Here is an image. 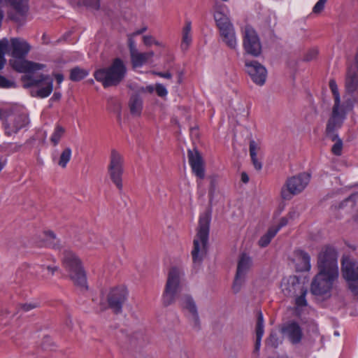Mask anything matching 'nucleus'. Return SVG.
<instances>
[{"label": "nucleus", "instance_id": "1", "mask_svg": "<svg viewBox=\"0 0 358 358\" xmlns=\"http://www.w3.org/2000/svg\"><path fill=\"white\" fill-rule=\"evenodd\" d=\"M31 50V45L23 38H3L0 40V71L6 64L5 54L10 55L13 69L20 73H29L43 69L45 65L25 59Z\"/></svg>", "mask_w": 358, "mask_h": 358}, {"label": "nucleus", "instance_id": "2", "mask_svg": "<svg viewBox=\"0 0 358 358\" xmlns=\"http://www.w3.org/2000/svg\"><path fill=\"white\" fill-rule=\"evenodd\" d=\"M317 266L319 272L312 281L310 292L314 295L322 296L330 292L338 276L337 254L334 248H326L320 253Z\"/></svg>", "mask_w": 358, "mask_h": 358}, {"label": "nucleus", "instance_id": "3", "mask_svg": "<svg viewBox=\"0 0 358 358\" xmlns=\"http://www.w3.org/2000/svg\"><path fill=\"white\" fill-rule=\"evenodd\" d=\"M0 120L5 135L8 136L17 134L21 129L27 128L30 123L27 113L14 109L1 108Z\"/></svg>", "mask_w": 358, "mask_h": 358}, {"label": "nucleus", "instance_id": "4", "mask_svg": "<svg viewBox=\"0 0 358 358\" xmlns=\"http://www.w3.org/2000/svg\"><path fill=\"white\" fill-rule=\"evenodd\" d=\"M126 73L127 68L124 62L120 58H116L108 67L96 70L94 76L106 88L117 85L124 80Z\"/></svg>", "mask_w": 358, "mask_h": 358}, {"label": "nucleus", "instance_id": "5", "mask_svg": "<svg viewBox=\"0 0 358 358\" xmlns=\"http://www.w3.org/2000/svg\"><path fill=\"white\" fill-rule=\"evenodd\" d=\"M227 7L216 2L214 6V19L219 29L222 41L231 49H235L237 45V40L234 27L224 10Z\"/></svg>", "mask_w": 358, "mask_h": 358}, {"label": "nucleus", "instance_id": "6", "mask_svg": "<svg viewBox=\"0 0 358 358\" xmlns=\"http://www.w3.org/2000/svg\"><path fill=\"white\" fill-rule=\"evenodd\" d=\"M62 266L73 283L85 289H87L86 273L80 258L70 250L64 252Z\"/></svg>", "mask_w": 358, "mask_h": 358}, {"label": "nucleus", "instance_id": "7", "mask_svg": "<svg viewBox=\"0 0 358 358\" xmlns=\"http://www.w3.org/2000/svg\"><path fill=\"white\" fill-rule=\"evenodd\" d=\"M21 80L24 88H36L31 92L32 96L45 98L52 93L53 90V80L48 76L25 75L22 77Z\"/></svg>", "mask_w": 358, "mask_h": 358}, {"label": "nucleus", "instance_id": "8", "mask_svg": "<svg viewBox=\"0 0 358 358\" xmlns=\"http://www.w3.org/2000/svg\"><path fill=\"white\" fill-rule=\"evenodd\" d=\"M107 171L112 182L121 192L123 189L122 176L124 171V159L123 155L115 149L110 151Z\"/></svg>", "mask_w": 358, "mask_h": 358}, {"label": "nucleus", "instance_id": "9", "mask_svg": "<svg viewBox=\"0 0 358 358\" xmlns=\"http://www.w3.org/2000/svg\"><path fill=\"white\" fill-rule=\"evenodd\" d=\"M180 271L177 268H171L169 272L162 296L163 305L169 306L173 304L180 292Z\"/></svg>", "mask_w": 358, "mask_h": 358}, {"label": "nucleus", "instance_id": "10", "mask_svg": "<svg viewBox=\"0 0 358 358\" xmlns=\"http://www.w3.org/2000/svg\"><path fill=\"white\" fill-rule=\"evenodd\" d=\"M310 175L302 173L288 178L281 188L280 196L284 200H290L294 195L303 192L310 182Z\"/></svg>", "mask_w": 358, "mask_h": 358}, {"label": "nucleus", "instance_id": "11", "mask_svg": "<svg viewBox=\"0 0 358 358\" xmlns=\"http://www.w3.org/2000/svg\"><path fill=\"white\" fill-rule=\"evenodd\" d=\"M346 116V111L341 105H333L325 129V133L328 138H336V131L342 127Z\"/></svg>", "mask_w": 358, "mask_h": 358}, {"label": "nucleus", "instance_id": "12", "mask_svg": "<svg viewBox=\"0 0 358 358\" xmlns=\"http://www.w3.org/2000/svg\"><path fill=\"white\" fill-rule=\"evenodd\" d=\"M252 265V258L247 253L242 252L238 259L236 273L232 285V289L235 293L241 290Z\"/></svg>", "mask_w": 358, "mask_h": 358}, {"label": "nucleus", "instance_id": "13", "mask_svg": "<svg viewBox=\"0 0 358 358\" xmlns=\"http://www.w3.org/2000/svg\"><path fill=\"white\" fill-rule=\"evenodd\" d=\"M243 45L245 51L254 57L261 54L262 45L255 30L250 25H246L243 30Z\"/></svg>", "mask_w": 358, "mask_h": 358}, {"label": "nucleus", "instance_id": "14", "mask_svg": "<svg viewBox=\"0 0 358 358\" xmlns=\"http://www.w3.org/2000/svg\"><path fill=\"white\" fill-rule=\"evenodd\" d=\"M210 220V210H206L200 215L197 234L194 240V246H206L208 240Z\"/></svg>", "mask_w": 358, "mask_h": 358}, {"label": "nucleus", "instance_id": "15", "mask_svg": "<svg viewBox=\"0 0 358 358\" xmlns=\"http://www.w3.org/2000/svg\"><path fill=\"white\" fill-rule=\"evenodd\" d=\"M127 289L124 287L113 288L107 297L108 307L116 314L121 313L122 306L127 299Z\"/></svg>", "mask_w": 358, "mask_h": 358}, {"label": "nucleus", "instance_id": "16", "mask_svg": "<svg viewBox=\"0 0 358 358\" xmlns=\"http://www.w3.org/2000/svg\"><path fill=\"white\" fill-rule=\"evenodd\" d=\"M245 66L246 72L255 84L259 86L264 85L267 77V71L262 64L257 61L246 60Z\"/></svg>", "mask_w": 358, "mask_h": 358}, {"label": "nucleus", "instance_id": "17", "mask_svg": "<svg viewBox=\"0 0 358 358\" xmlns=\"http://www.w3.org/2000/svg\"><path fill=\"white\" fill-rule=\"evenodd\" d=\"M187 157L192 173L199 180H197L196 182L198 187H200L201 185V180H203L205 178V166L203 159L201 154L196 150H189L187 152Z\"/></svg>", "mask_w": 358, "mask_h": 358}, {"label": "nucleus", "instance_id": "18", "mask_svg": "<svg viewBox=\"0 0 358 358\" xmlns=\"http://www.w3.org/2000/svg\"><path fill=\"white\" fill-rule=\"evenodd\" d=\"M179 303L182 309L187 310L192 315V320L194 327L200 329V320L195 301L192 296L184 294L180 296Z\"/></svg>", "mask_w": 358, "mask_h": 358}, {"label": "nucleus", "instance_id": "19", "mask_svg": "<svg viewBox=\"0 0 358 358\" xmlns=\"http://www.w3.org/2000/svg\"><path fill=\"white\" fill-rule=\"evenodd\" d=\"M283 334L287 336L289 341L294 344H298L301 341L303 331L301 327L296 322H290L285 324L281 329Z\"/></svg>", "mask_w": 358, "mask_h": 358}, {"label": "nucleus", "instance_id": "20", "mask_svg": "<svg viewBox=\"0 0 358 358\" xmlns=\"http://www.w3.org/2000/svg\"><path fill=\"white\" fill-rule=\"evenodd\" d=\"M341 264L342 275L345 280L358 276V264L357 262L348 257H343Z\"/></svg>", "mask_w": 358, "mask_h": 358}, {"label": "nucleus", "instance_id": "21", "mask_svg": "<svg viewBox=\"0 0 358 358\" xmlns=\"http://www.w3.org/2000/svg\"><path fill=\"white\" fill-rule=\"evenodd\" d=\"M345 89L351 96L358 93V71L353 67H349L345 79Z\"/></svg>", "mask_w": 358, "mask_h": 358}, {"label": "nucleus", "instance_id": "22", "mask_svg": "<svg viewBox=\"0 0 358 358\" xmlns=\"http://www.w3.org/2000/svg\"><path fill=\"white\" fill-rule=\"evenodd\" d=\"M264 333V317L262 311H258L257 315V324H256V341L253 353L259 355V349L261 347V341Z\"/></svg>", "mask_w": 358, "mask_h": 358}, {"label": "nucleus", "instance_id": "23", "mask_svg": "<svg viewBox=\"0 0 358 358\" xmlns=\"http://www.w3.org/2000/svg\"><path fill=\"white\" fill-rule=\"evenodd\" d=\"M130 56L133 66L141 67L154 56V52H140L137 50Z\"/></svg>", "mask_w": 358, "mask_h": 358}, {"label": "nucleus", "instance_id": "24", "mask_svg": "<svg viewBox=\"0 0 358 358\" xmlns=\"http://www.w3.org/2000/svg\"><path fill=\"white\" fill-rule=\"evenodd\" d=\"M289 284H292V287L299 286L301 287V294L297 296L295 300V304L298 307H304L307 306V301L306 299V296L307 294V289L304 288L303 286H301L299 280L296 276H291L288 280Z\"/></svg>", "mask_w": 358, "mask_h": 358}, {"label": "nucleus", "instance_id": "25", "mask_svg": "<svg viewBox=\"0 0 358 358\" xmlns=\"http://www.w3.org/2000/svg\"><path fill=\"white\" fill-rule=\"evenodd\" d=\"M128 106L133 117H140L143 110V100L138 95L134 94L129 99Z\"/></svg>", "mask_w": 358, "mask_h": 358}, {"label": "nucleus", "instance_id": "26", "mask_svg": "<svg viewBox=\"0 0 358 358\" xmlns=\"http://www.w3.org/2000/svg\"><path fill=\"white\" fill-rule=\"evenodd\" d=\"M66 134V128L59 123H56L53 131L50 137V141L53 146H57Z\"/></svg>", "mask_w": 358, "mask_h": 358}, {"label": "nucleus", "instance_id": "27", "mask_svg": "<svg viewBox=\"0 0 358 358\" xmlns=\"http://www.w3.org/2000/svg\"><path fill=\"white\" fill-rule=\"evenodd\" d=\"M260 147L258 143L254 141L251 140L250 141L249 151L250 155L251 157V160L252 164L257 171H259L262 168V162L257 159V152L259 151Z\"/></svg>", "mask_w": 358, "mask_h": 358}, {"label": "nucleus", "instance_id": "28", "mask_svg": "<svg viewBox=\"0 0 358 358\" xmlns=\"http://www.w3.org/2000/svg\"><path fill=\"white\" fill-rule=\"evenodd\" d=\"M191 29V22L189 21L186 22L182 33V42L180 47L182 50H187L192 43V37Z\"/></svg>", "mask_w": 358, "mask_h": 358}, {"label": "nucleus", "instance_id": "29", "mask_svg": "<svg viewBox=\"0 0 358 358\" xmlns=\"http://www.w3.org/2000/svg\"><path fill=\"white\" fill-rule=\"evenodd\" d=\"M147 341V338L143 331H136L129 336V342L132 347L141 346Z\"/></svg>", "mask_w": 358, "mask_h": 358}, {"label": "nucleus", "instance_id": "30", "mask_svg": "<svg viewBox=\"0 0 358 358\" xmlns=\"http://www.w3.org/2000/svg\"><path fill=\"white\" fill-rule=\"evenodd\" d=\"M72 150L69 147H66L61 152L59 158L57 160V164L60 167L64 169L66 167L67 164L71 158Z\"/></svg>", "mask_w": 358, "mask_h": 358}, {"label": "nucleus", "instance_id": "31", "mask_svg": "<svg viewBox=\"0 0 358 358\" xmlns=\"http://www.w3.org/2000/svg\"><path fill=\"white\" fill-rule=\"evenodd\" d=\"M206 253V248H194L192 251V256L194 266L201 264Z\"/></svg>", "mask_w": 358, "mask_h": 358}, {"label": "nucleus", "instance_id": "32", "mask_svg": "<svg viewBox=\"0 0 358 358\" xmlns=\"http://www.w3.org/2000/svg\"><path fill=\"white\" fill-rule=\"evenodd\" d=\"M294 259L293 261H301L304 266V268L308 270L310 268V258L308 253L301 250H296L294 252Z\"/></svg>", "mask_w": 358, "mask_h": 358}, {"label": "nucleus", "instance_id": "33", "mask_svg": "<svg viewBox=\"0 0 358 358\" xmlns=\"http://www.w3.org/2000/svg\"><path fill=\"white\" fill-rule=\"evenodd\" d=\"M89 74V72L80 67H75L71 70L70 72V79L72 81H80L87 77Z\"/></svg>", "mask_w": 358, "mask_h": 358}, {"label": "nucleus", "instance_id": "34", "mask_svg": "<svg viewBox=\"0 0 358 358\" xmlns=\"http://www.w3.org/2000/svg\"><path fill=\"white\" fill-rule=\"evenodd\" d=\"M43 241L44 243L50 244L54 246L61 244L59 239L57 237L56 234L51 230L44 231L43 232Z\"/></svg>", "mask_w": 358, "mask_h": 358}, {"label": "nucleus", "instance_id": "35", "mask_svg": "<svg viewBox=\"0 0 358 358\" xmlns=\"http://www.w3.org/2000/svg\"><path fill=\"white\" fill-rule=\"evenodd\" d=\"M277 233L278 229H273L272 227H270L268 231L259 239V246H266L268 244H269L271 239L276 235Z\"/></svg>", "mask_w": 358, "mask_h": 358}, {"label": "nucleus", "instance_id": "36", "mask_svg": "<svg viewBox=\"0 0 358 358\" xmlns=\"http://www.w3.org/2000/svg\"><path fill=\"white\" fill-rule=\"evenodd\" d=\"M329 85L334 96V105H341L340 94L336 81L333 79L330 80Z\"/></svg>", "mask_w": 358, "mask_h": 358}, {"label": "nucleus", "instance_id": "37", "mask_svg": "<svg viewBox=\"0 0 358 358\" xmlns=\"http://www.w3.org/2000/svg\"><path fill=\"white\" fill-rule=\"evenodd\" d=\"M331 140L332 141H335V143L333 145L331 148L332 153L336 156L341 155L343 150V141L338 137L337 134L336 138Z\"/></svg>", "mask_w": 358, "mask_h": 358}, {"label": "nucleus", "instance_id": "38", "mask_svg": "<svg viewBox=\"0 0 358 358\" xmlns=\"http://www.w3.org/2000/svg\"><path fill=\"white\" fill-rule=\"evenodd\" d=\"M16 87V84L13 80L6 78L0 74V88L9 89Z\"/></svg>", "mask_w": 358, "mask_h": 358}, {"label": "nucleus", "instance_id": "39", "mask_svg": "<svg viewBox=\"0 0 358 358\" xmlns=\"http://www.w3.org/2000/svg\"><path fill=\"white\" fill-rule=\"evenodd\" d=\"M345 101L343 103H341L342 108L346 111V115L348 111L352 110L354 107V103L356 101L355 98L347 97L345 96Z\"/></svg>", "mask_w": 358, "mask_h": 358}, {"label": "nucleus", "instance_id": "40", "mask_svg": "<svg viewBox=\"0 0 358 358\" xmlns=\"http://www.w3.org/2000/svg\"><path fill=\"white\" fill-rule=\"evenodd\" d=\"M266 344L273 348H277L280 344L278 335L275 333H271L266 340Z\"/></svg>", "mask_w": 358, "mask_h": 358}, {"label": "nucleus", "instance_id": "41", "mask_svg": "<svg viewBox=\"0 0 358 358\" xmlns=\"http://www.w3.org/2000/svg\"><path fill=\"white\" fill-rule=\"evenodd\" d=\"M40 268L42 269V271L44 272V275H45V277L52 276L55 273L59 270V268L57 266L43 265Z\"/></svg>", "mask_w": 358, "mask_h": 358}, {"label": "nucleus", "instance_id": "42", "mask_svg": "<svg viewBox=\"0 0 358 358\" xmlns=\"http://www.w3.org/2000/svg\"><path fill=\"white\" fill-rule=\"evenodd\" d=\"M350 290L354 294H358V276L346 280Z\"/></svg>", "mask_w": 358, "mask_h": 358}, {"label": "nucleus", "instance_id": "43", "mask_svg": "<svg viewBox=\"0 0 358 358\" xmlns=\"http://www.w3.org/2000/svg\"><path fill=\"white\" fill-rule=\"evenodd\" d=\"M327 0H319L316 4L314 6L313 8V12L314 13H320L322 12L324 8V5L327 3Z\"/></svg>", "mask_w": 358, "mask_h": 358}, {"label": "nucleus", "instance_id": "44", "mask_svg": "<svg viewBox=\"0 0 358 358\" xmlns=\"http://www.w3.org/2000/svg\"><path fill=\"white\" fill-rule=\"evenodd\" d=\"M143 43L145 45L148 46H150L152 44H155L156 45H162L161 43L155 40L152 36H144Z\"/></svg>", "mask_w": 358, "mask_h": 358}, {"label": "nucleus", "instance_id": "45", "mask_svg": "<svg viewBox=\"0 0 358 358\" xmlns=\"http://www.w3.org/2000/svg\"><path fill=\"white\" fill-rule=\"evenodd\" d=\"M38 304L37 303H25L20 304V308L24 312H28L32 309L37 308Z\"/></svg>", "mask_w": 358, "mask_h": 358}, {"label": "nucleus", "instance_id": "46", "mask_svg": "<svg viewBox=\"0 0 358 358\" xmlns=\"http://www.w3.org/2000/svg\"><path fill=\"white\" fill-rule=\"evenodd\" d=\"M155 91L159 96L163 97L167 95V90L166 87L159 83H157L155 87Z\"/></svg>", "mask_w": 358, "mask_h": 358}, {"label": "nucleus", "instance_id": "47", "mask_svg": "<svg viewBox=\"0 0 358 358\" xmlns=\"http://www.w3.org/2000/svg\"><path fill=\"white\" fill-rule=\"evenodd\" d=\"M133 37H134V36H132L131 34L128 35V38H128V46H129V49L130 55L138 50L136 47L135 42L133 39Z\"/></svg>", "mask_w": 358, "mask_h": 358}, {"label": "nucleus", "instance_id": "48", "mask_svg": "<svg viewBox=\"0 0 358 358\" xmlns=\"http://www.w3.org/2000/svg\"><path fill=\"white\" fill-rule=\"evenodd\" d=\"M84 3L95 10H98L100 7V0H83Z\"/></svg>", "mask_w": 358, "mask_h": 358}, {"label": "nucleus", "instance_id": "49", "mask_svg": "<svg viewBox=\"0 0 358 358\" xmlns=\"http://www.w3.org/2000/svg\"><path fill=\"white\" fill-rule=\"evenodd\" d=\"M215 189H216V181H215V179L212 178L210 180V188H209V191H208V194H209L210 199H212L213 198L214 194L215 192Z\"/></svg>", "mask_w": 358, "mask_h": 358}, {"label": "nucleus", "instance_id": "50", "mask_svg": "<svg viewBox=\"0 0 358 358\" xmlns=\"http://www.w3.org/2000/svg\"><path fill=\"white\" fill-rule=\"evenodd\" d=\"M317 50L316 49L310 50L305 56V60L310 61L316 57L317 55Z\"/></svg>", "mask_w": 358, "mask_h": 358}, {"label": "nucleus", "instance_id": "51", "mask_svg": "<svg viewBox=\"0 0 358 358\" xmlns=\"http://www.w3.org/2000/svg\"><path fill=\"white\" fill-rule=\"evenodd\" d=\"M288 222L287 218L284 217L280 220V222L277 226L271 227L273 229H278V231L283 227L286 226Z\"/></svg>", "mask_w": 358, "mask_h": 358}, {"label": "nucleus", "instance_id": "52", "mask_svg": "<svg viewBox=\"0 0 358 358\" xmlns=\"http://www.w3.org/2000/svg\"><path fill=\"white\" fill-rule=\"evenodd\" d=\"M353 199H354V196L352 195L350 196H349L348 198H347L346 199H345L340 205V208H343L344 206H347V204L348 203H351V206H354V202H353Z\"/></svg>", "mask_w": 358, "mask_h": 358}, {"label": "nucleus", "instance_id": "53", "mask_svg": "<svg viewBox=\"0 0 358 358\" xmlns=\"http://www.w3.org/2000/svg\"><path fill=\"white\" fill-rule=\"evenodd\" d=\"M157 76L162 78L170 79L171 78L172 76L169 72L162 73V72H158L156 73Z\"/></svg>", "mask_w": 358, "mask_h": 358}, {"label": "nucleus", "instance_id": "54", "mask_svg": "<svg viewBox=\"0 0 358 358\" xmlns=\"http://www.w3.org/2000/svg\"><path fill=\"white\" fill-rule=\"evenodd\" d=\"M146 30H147V27H144L141 28V29L136 30L133 34H131V35L134 36H138V35H140V34H143Z\"/></svg>", "mask_w": 358, "mask_h": 358}, {"label": "nucleus", "instance_id": "55", "mask_svg": "<svg viewBox=\"0 0 358 358\" xmlns=\"http://www.w3.org/2000/svg\"><path fill=\"white\" fill-rule=\"evenodd\" d=\"M241 180L244 183H247L249 181V177L245 172L241 173Z\"/></svg>", "mask_w": 358, "mask_h": 358}, {"label": "nucleus", "instance_id": "56", "mask_svg": "<svg viewBox=\"0 0 358 358\" xmlns=\"http://www.w3.org/2000/svg\"><path fill=\"white\" fill-rule=\"evenodd\" d=\"M55 76L58 84H60L64 80V76L62 74L57 73L55 74Z\"/></svg>", "mask_w": 358, "mask_h": 358}, {"label": "nucleus", "instance_id": "57", "mask_svg": "<svg viewBox=\"0 0 358 358\" xmlns=\"http://www.w3.org/2000/svg\"><path fill=\"white\" fill-rule=\"evenodd\" d=\"M350 67H353L355 71H358V52L356 54L355 59V64L350 66Z\"/></svg>", "mask_w": 358, "mask_h": 358}, {"label": "nucleus", "instance_id": "58", "mask_svg": "<svg viewBox=\"0 0 358 358\" xmlns=\"http://www.w3.org/2000/svg\"><path fill=\"white\" fill-rule=\"evenodd\" d=\"M60 98H61V94L58 93V92H55L51 99H55V100H59Z\"/></svg>", "mask_w": 358, "mask_h": 358}, {"label": "nucleus", "instance_id": "59", "mask_svg": "<svg viewBox=\"0 0 358 358\" xmlns=\"http://www.w3.org/2000/svg\"><path fill=\"white\" fill-rule=\"evenodd\" d=\"M154 90H155V88L152 85L147 86L145 88V91L148 92L149 93L153 92Z\"/></svg>", "mask_w": 358, "mask_h": 358}, {"label": "nucleus", "instance_id": "60", "mask_svg": "<svg viewBox=\"0 0 358 358\" xmlns=\"http://www.w3.org/2000/svg\"><path fill=\"white\" fill-rule=\"evenodd\" d=\"M5 164H6V162H0V171L3 169V168L4 167Z\"/></svg>", "mask_w": 358, "mask_h": 358}]
</instances>
